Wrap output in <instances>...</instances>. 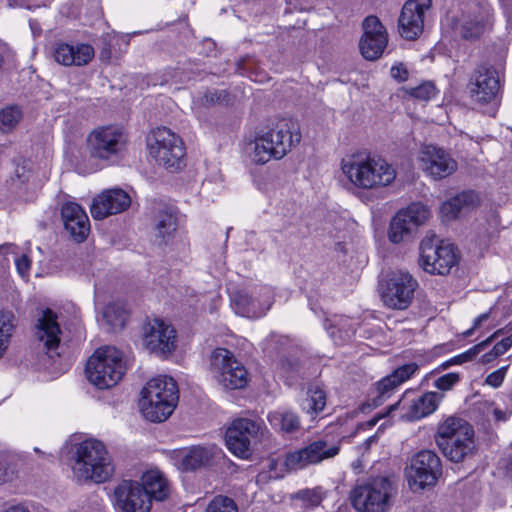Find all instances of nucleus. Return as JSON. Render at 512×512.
Returning <instances> with one entry per match:
<instances>
[{
    "label": "nucleus",
    "instance_id": "f257e3e1",
    "mask_svg": "<svg viewBox=\"0 0 512 512\" xmlns=\"http://www.w3.org/2000/svg\"><path fill=\"white\" fill-rule=\"evenodd\" d=\"M301 138L296 121L280 119L256 135L251 159L259 165H264L272 159L281 160L300 143Z\"/></svg>",
    "mask_w": 512,
    "mask_h": 512
},
{
    "label": "nucleus",
    "instance_id": "f03ea898",
    "mask_svg": "<svg viewBox=\"0 0 512 512\" xmlns=\"http://www.w3.org/2000/svg\"><path fill=\"white\" fill-rule=\"evenodd\" d=\"M340 166L348 181L364 190L389 186L396 178L395 169L385 159L363 152L346 155Z\"/></svg>",
    "mask_w": 512,
    "mask_h": 512
},
{
    "label": "nucleus",
    "instance_id": "7ed1b4c3",
    "mask_svg": "<svg viewBox=\"0 0 512 512\" xmlns=\"http://www.w3.org/2000/svg\"><path fill=\"white\" fill-rule=\"evenodd\" d=\"M73 476L79 482L103 483L114 473V465L105 445L96 439H86L75 446Z\"/></svg>",
    "mask_w": 512,
    "mask_h": 512
},
{
    "label": "nucleus",
    "instance_id": "20e7f679",
    "mask_svg": "<svg viewBox=\"0 0 512 512\" xmlns=\"http://www.w3.org/2000/svg\"><path fill=\"white\" fill-rule=\"evenodd\" d=\"M178 387L173 378L158 376L149 380L141 391L139 402L143 416L151 422H163L176 408Z\"/></svg>",
    "mask_w": 512,
    "mask_h": 512
},
{
    "label": "nucleus",
    "instance_id": "39448f33",
    "mask_svg": "<svg viewBox=\"0 0 512 512\" xmlns=\"http://www.w3.org/2000/svg\"><path fill=\"white\" fill-rule=\"evenodd\" d=\"M435 441L443 455L454 463L462 462L476 452L474 429L462 418L449 417L441 423Z\"/></svg>",
    "mask_w": 512,
    "mask_h": 512
},
{
    "label": "nucleus",
    "instance_id": "423d86ee",
    "mask_svg": "<svg viewBox=\"0 0 512 512\" xmlns=\"http://www.w3.org/2000/svg\"><path fill=\"white\" fill-rule=\"evenodd\" d=\"M129 135L120 125H101L86 137V152L93 160L113 163L127 150Z\"/></svg>",
    "mask_w": 512,
    "mask_h": 512
},
{
    "label": "nucleus",
    "instance_id": "0eeeda50",
    "mask_svg": "<svg viewBox=\"0 0 512 512\" xmlns=\"http://www.w3.org/2000/svg\"><path fill=\"white\" fill-rule=\"evenodd\" d=\"M85 371L89 382L98 389L114 387L126 372L122 352L113 346L96 349L88 359Z\"/></svg>",
    "mask_w": 512,
    "mask_h": 512
},
{
    "label": "nucleus",
    "instance_id": "6e6552de",
    "mask_svg": "<svg viewBox=\"0 0 512 512\" xmlns=\"http://www.w3.org/2000/svg\"><path fill=\"white\" fill-rule=\"evenodd\" d=\"M395 493L389 477L377 476L357 484L350 492V501L359 512H388Z\"/></svg>",
    "mask_w": 512,
    "mask_h": 512
},
{
    "label": "nucleus",
    "instance_id": "1a4fd4ad",
    "mask_svg": "<svg viewBox=\"0 0 512 512\" xmlns=\"http://www.w3.org/2000/svg\"><path fill=\"white\" fill-rule=\"evenodd\" d=\"M340 449V440L325 435L302 448L288 452L284 459V465L290 471L302 470L310 465H317L334 458L339 454Z\"/></svg>",
    "mask_w": 512,
    "mask_h": 512
},
{
    "label": "nucleus",
    "instance_id": "9d476101",
    "mask_svg": "<svg viewBox=\"0 0 512 512\" xmlns=\"http://www.w3.org/2000/svg\"><path fill=\"white\" fill-rule=\"evenodd\" d=\"M419 265L427 273L447 275L458 263L457 248L440 241L435 235L426 236L419 246Z\"/></svg>",
    "mask_w": 512,
    "mask_h": 512
},
{
    "label": "nucleus",
    "instance_id": "9b49d317",
    "mask_svg": "<svg viewBox=\"0 0 512 512\" xmlns=\"http://www.w3.org/2000/svg\"><path fill=\"white\" fill-rule=\"evenodd\" d=\"M210 369L217 382L226 389H242L248 384L246 367L226 348H216L211 353Z\"/></svg>",
    "mask_w": 512,
    "mask_h": 512
},
{
    "label": "nucleus",
    "instance_id": "f8f14e48",
    "mask_svg": "<svg viewBox=\"0 0 512 512\" xmlns=\"http://www.w3.org/2000/svg\"><path fill=\"white\" fill-rule=\"evenodd\" d=\"M148 151L152 158L167 168L178 169L185 156L182 139L166 127L153 130L148 138Z\"/></svg>",
    "mask_w": 512,
    "mask_h": 512
},
{
    "label": "nucleus",
    "instance_id": "ddd939ff",
    "mask_svg": "<svg viewBox=\"0 0 512 512\" xmlns=\"http://www.w3.org/2000/svg\"><path fill=\"white\" fill-rule=\"evenodd\" d=\"M418 286L417 281L408 272H391L381 284V297L384 304L392 309H406Z\"/></svg>",
    "mask_w": 512,
    "mask_h": 512
},
{
    "label": "nucleus",
    "instance_id": "4468645a",
    "mask_svg": "<svg viewBox=\"0 0 512 512\" xmlns=\"http://www.w3.org/2000/svg\"><path fill=\"white\" fill-rule=\"evenodd\" d=\"M442 474V464L438 455L432 450H421L410 462L407 472L408 482L413 489L434 486Z\"/></svg>",
    "mask_w": 512,
    "mask_h": 512
},
{
    "label": "nucleus",
    "instance_id": "2eb2a0df",
    "mask_svg": "<svg viewBox=\"0 0 512 512\" xmlns=\"http://www.w3.org/2000/svg\"><path fill=\"white\" fill-rule=\"evenodd\" d=\"M143 342L152 353L170 355L176 348V330L161 319L150 320L143 327Z\"/></svg>",
    "mask_w": 512,
    "mask_h": 512
},
{
    "label": "nucleus",
    "instance_id": "dca6fc26",
    "mask_svg": "<svg viewBox=\"0 0 512 512\" xmlns=\"http://www.w3.org/2000/svg\"><path fill=\"white\" fill-rule=\"evenodd\" d=\"M500 89L499 75L490 65H479L470 77L468 90L472 100L478 104L491 103Z\"/></svg>",
    "mask_w": 512,
    "mask_h": 512
},
{
    "label": "nucleus",
    "instance_id": "f3484780",
    "mask_svg": "<svg viewBox=\"0 0 512 512\" xmlns=\"http://www.w3.org/2000/svg\"><path fill=\"white\" fill-rule=\"evenodd\" d=\"M260 430L261 425L257 421L247 418L234 420L226 432L227 448L237 457L248 458L251 454V440L258 436Z\"/></svg>",
    "mask_w": 512,
    "mask_h": 512
},
{
    "label": "nucleus",
    "instance_id": "a211bd4d",
    "mask_svg": "<svg viewBox=\"0 0 512 512\" xmlns=\"http://www.w3.org/2000/svg\"><path fill=\"white\" fill-rule=\"evenodd\" d=\"M114 506L120 512H149L152 502L137 481L123 480L114 489Z\"/></svg>",
    "mask_w": 512,
    "mask_h": 512
},
{
    "label": "nucleus",
    "instance_id": "6ab92c4d",
    "mask_svg": "<svg viewBox=\"0 0 512 512\" xmlns=\"http://www.w3.org/2000/svg\"><path fill=\"white\" fill-rule=\"evenodd\" d=\"M236 312L248 318H259L266 314L272 305V291L267 286L260 287L253 293L245 290L236 291L231 297Z\"/></svg>",
    "mask_w": 512,
    "mask_h": 512
},
{
    "label": "nucleus",
    "instance_id": "aec40b11",
    "mask_svg": "<svg viewBox=\"0 0 512 512\" xmlns=\"http://www.w3.org/2000/svg\"><path fill=\"white\" fill-rule=\"evenodd\" d=\"M431 0H408L402 7L398 20L400 35L406 40L417 39L424 30L425 13Z\"/></svg>",
    "mask_w": 512,
    "mask_h": 512
},
{
    "label": "nucleus",
    "instance_id": "412c9836",
    "mask_svg": "<svg viewBox=\"0 0 512 512\" xmlns=\"http://www.w3.org/2000/svg\"><path fill=\"white\" fill-rule=\"evenodd\" d=\"M362 27L364 34L359 42L360 52L367 60H377L387 46V31L378 17L373 15L364 19Z\"/></svg>",
    "mask_w": 512,
    "mask_h": 512
},
{
    "label": "nucleus",
    "instance_id": "4be33fe9",
    "mask_svg": "<svg viewBox=\"0 0 512 512\" xmlns=\"http://www.w3.org/2000/svg\"><path fill=\"white\" fill-rule=\"evenodd\" d=\"M419 162L422 170L433 179L446 178L457 170V162L445 150L434 145L422 147Z\"/></svg>",
    "mask_w": 512,
    "mask_h": 512
},
{
    "label": "nucleus",
    "instance_id": "5701e85b",
    "mask_svg": "<svg viewBox=\"0 0 512 512\" xmlns=\"http://www.w3.org/2000/svg\"><path fill=\"white\" fill-rule=\"evenodd\" d=\"M417 370L418 365L416 363H408L398 367L390 375L382 378L376 383L375 388L371 390L367 406H380L400 384L408 380Z\"/></svg>",
    "mask_w": 512,
    "mask_h": 512
},
{
    "label": "nucleus",
    "instance_id": "b1692460",
    "mask_svg": "<svg viewBox=\"0 0 512 512\" xmlns=\"http://www.w3.org/2000/svg\"><path fill=\"white\" fill-rule=\"evenodd\" d=\"M131 204L130 196L122 189H110L94 198L90 207L91 215L96 220L125 211Z\"/></svg>",
    "mask_w": 512,
    "mask_h": 512
},
{
    "label": "nucleus",
    "instance_id": "393cba45",
    "mask_svg": "<svg viewBox=\"0 0 512 512\" xmlns=\"http://www.w3.org/2000/svg\"><path fill=\"white\" fill-rule=\"evenodd\" d=\"M57 320V314L50 308H46L42 311L36 324L35 335L50 357L60 355L57 349L60 345L61 329Z\"/></svg>",
    "mask_w": 512,
    "mask_h": 512
},
{
    "label": "nucleus",
    "instance_id": "a878e982",
    "mask_svg": "<svg viewBox=\"0 0 512 512\" xmlns=\"http://www.w3.org/2000/svg\"><path fill=\"white\" fill-rule=\"evenodd\" d=\"M61 218L65 230L77 243L86 240L90 224L85 210L75 202H66L61 207Z\"/></svg>",
    "mask_w": 512,
    "mask_h": 512
},
{
    "label": "nucleus",
    "instance_id": "bb28decb",
    "mask_svg": "<svg viewBox=\"0 0 512 512\" xmlns=\"http://www.w3.org/2000/svg\"><path fill=\"white\" fill-rule=\"evenodd\" d=\"M94 55V48L89 44L74 46L60 43L54 51L56 62L63 66H85L94 58Z\"/></svg>",
    "mask_w": 512,
    "mask_h": 512
},
{
    "label": "nucleus",
    "instance_id": "cd10ccee",
    "mask_svg": "<svg viewBox=\"0 0 512 512\" xmlns=\"http://www.w3.org/2000/svg\"><path fill=\"white\" fill-rule=\"evenodd\" d=\"M443 397V394L437 392H426L411 402L405 417L413 421L428 416L437 409Z\"/></svg>",
    "mask_w": 512,
    "mask_h": 512
},
{
    "label": "nucleus",
    "instance_id": "c85d7f7f",
    "mask_svg": "<svg viewBox=\"0 0 512 512\" xmlns=\"http://www.w3.org/2000/svg\"><path fill=\"white\" fill-rule=\"evenodd\" d=\"M142 488L147 491L150 501L165 500L169 495V486L166 478L158 470H150L142 476Z\"/></svg>",
    "mask_w": 512,
    "mask_h": 512
},
{
    "label": "nucleus",
    "instance_id": "c756f323",
    "mask_svg": "<svg viewBox=\"0 0 512 512\" xmlns=\"http://www.w3.org/2000/svg\"><path fill=\"white\" fill-rule=\"evenodd\" d=\"M270 425L283 435L294 434L301 428L299 416L290 410H277L267 416Z\"/></svg>",
    "mask_w": 512,
    "mask_h": 512
},
{
    "label": "nucleus",
    "instance_id": "7c9ffc66",
    "mask_svg": "<svg viewBox=\"0 0 512 512\" xmlns=\"http://www.w3.org/2000/svg\"><path fill=\"white\" fill-rule=\"evenodd\" d=\"M210 452L201 446H194L187 450H181L177 453V460L180 462V468L184 471H193L206 465L210 460Z\"/></svg>",
    "mask_w": 512,
    "mask_h": 512
},
{
    "label": "nucleus",
    "instance_id": "2f4dec72",
    "mask_svg": "<svg viewBox=\"0 0 512 512\" xmlns=\"http://www.w3.org/2000/svg\"><path fill=\"white\" fill-rule=\"evenodd\" d=\"M18 326V320L12 310H0V359L6 354Z\"/></svg>",
    "mask_w": 512,
    "mask_h": 512
},
{
    "label": "nucleus",
    "instance_id": "473e14b6",
    "mask_svg": "<svg viewBox=\"0 0 512 512\" xmlns=\"http://www.w3.org/2000/svg\"><path fill=\"white\" fill-rule=\"evenodd\" d=\"M502 333V329L495 331L491 336H489L484 341L474 345L464 353L454 356L453 358L442 363L439 369L445 370L452 365H459L473 360L480 352H482L488 345H490L495 338H497Z\"/></svg>",
    "mask_w": 512,
    "mask_h": 512
},
{
    "label": "nucleus",
    "instance_id": "72a5a7b5",
    "mask_svg": "<svg viewBox=\"0 0 512 512\" xmlns=\"http://www.w3.org/2000/svg\"><path fill=\"white\" fill-rule=\"evenodd\" d=\"M404 216L399 211L390 222L388 236L389 240L393 243L404 241L415 230L413 225Z\"/></svg>",
    "mask_w": 512,
    "mask_h": 512
},
{
    "label": "nucleus",
    "instance_id": "f704fd0d",
    "mask_svg": "<svg viewBox=\"0 0 512 512\" xmlns=\"http://www.w3.org/2000/svg\"><path fill=\"white\" fill-rule=\"evenodd\" d=\"M105 322L113 329H122L127 320L125 307L120 302L109 303L103 311Z\"/></svg>",
    "mask_w": 512,
    "mask_h": 512
},
{
    "label": "nucleus",
    "instance_id": "c9c22d12",
    "mask_svg": "<svg viewBox=\"0 0 512 512\" xmlns=\"http://www.w3.org/2000/svg\"><path fill=\"white\" fill-rule=\"evenodd\" d=\"M178 221L176 214L171 210L162 211L156 223L157 236L163 241H167L169 237L177 230Z\"/></svg>",
    "mask_w": 512,
    "mask_h": 512
},
{
    "label": "nucleus",
    "instance_id": "e433bc0d",
    "mask_svg": "<svg viewBox=\"0 0 512 512\" xmlns=\"http://www.w3.org/2000/svg\"><path fill=\"white\" fill-rule=\"evenodd\" d=\"M488 25V18L485 19L483 16L475 17L474 19L463 22L460 28V34L462 38L466 40H474L484 33Z\"/></svg>",
    "mask_w": 512,
    "mask_h": 512
},
{
    "label": "nucleus",
    "instance_id": "4c0bfd02",
    "mask_svg": "<svg viewBox=\"0 0 512 512\" xmlns=\"http://www.w3.org/2000/svg\"><path fill=\"white\" fill-rule=\"evenodd\" d=\"M406 220L413 225L415 229L423 225L430 217L429 209L422 203H412L406 209L400 210Z\"/></svg>",
    "mask_w": 512,
    "mask_h": 512
},
{
    "label": "nucleus",
    "instance_id": "58836bf2",
    "mask_svg": "<svg viewBox=\"0 0 512 512\" xmlns=\"http://www.w3.org/2000/svg\"><path fill=\"white\" fill-rule=\"evenodd\" d=\"M22 111L18 106H7L0 111V130L3 133L13 131L22 119Z\"/></svg>",
    "mask_w": 512,
    "mask_h": 512
},
{
    "label": "nucleus",
    "instance_id": "ea45409f",
    "mask_svg": "<svg viewBox=\"0 0 512 512\" xmlns=\"http://www.w3.org/2000/svg\"><path fill=\"white\" fill-rule=\"evenodd\" d=\"M307 407H305L307 413L318 414L323 411L326 406V393L323 389L318 386H311L308 389V397L306 399Z\"/></svg>",
    "mask_w": 512,
    "mask_h": 512
},
{
    "label": "nucleus",
    "instance_id": "a19ab883",
    "mask_svg": "<svg viewBox=\"0 0 512 512\" xmlns=\"http://www.w3.org/2000/svg\"><path fill=\"white\" fill-rule=\"evenodd\" d=\"M204 512H238V507L233 499L218 495L209 502Z\"/></svg>",
    "mask_w": 512,
    "mask_h": 512
},
{
    "label": "nucleus",
    "instance_id": "79ce46f5",
    "mask_svg": "<svg viewBox=\"0 0 512 512\" xmlns=\"http://www.w3.org/2000/svg\"><path fill=\"white\" fill-rule=\"evenodd\" d=\"M12 180L19 184L34 183V174L29 161L20 160L15 162Z\"/></svg>",
    "mask_w": 512,
    "mask_h": 512
},
{
    "label": "nucleus",
    "instance_id": "37998d69",
    "mask_svg": "<svg viewBox=\"0 0 512 512\" xmlns=\"http://www.w3.org/2000/svg\"><path fill=\"white\" fill-rule=\"evenodd\" d=\"M406 92L413 98L427 101L433 98L436 93V87L431 82H424L416 87H408Z\"/></svg>",
    "mask_w": 512,
    "mask_h": 512
},
{
    "label": "nucleus",
    "instance_id": "c03bdc74",
    "mask_svg": "<svg viewBox=\"0 0 512 512\" xmlns=\"http://www.w3.org/2000/svg\"><path fill=\"white\" fill-rule=\"evenodd\" d=\"M296 497L303 501L304 505L309 508L319 506L323 500L321 491L319 489H306L299 491Z\"/></svg>",
    "mask_w": 512,
    "mask_h": 512
},
{
    "label": "nucleus",
    "instance_id": "a18cd8bd",
    "mask_svg": "<svg viewBox=\"0 0 512 512\" xmlns=\"http://www.w3.org/2000/svg\"><path fill=\"white\" fill-rule=\"evenodd\" d=\"M462 210L463 208L455 196L444 202L440 207V212L446 220L455 219Z\"/></svg>",
    "mask_w": 512,
    "mask_h": 512
},
{
    "label": "nucleus",
    "instance_id": "49530a36",
    "mask_svg": "<svg viewBox=\"0 0 512 512\" xmlns=\"http://www.w3.org/2000/svg\"><path fill=\"white\" fill-rule=\"evenodd\" d=\"M463 210H470L476 208L480 203L479 195L471 190L463 191L455 196Z\"/></svg>",
    "mask_w": 512,
    "mask_h": 512
},
{
    "label": "nucleus",
    "instance_id": "de8ad7c7",
    "mask_svg": "<svg viewBox=\"0 0 512 512\" xmlns=\"http://www.w3.org/2000/svg\"><path fill=\"white\" fill-rule=\"evenodd\" d=\"M460 381V375L455 372L442 375L435 380L434 386L441 391H448L452 389Z\"/></svg>",
    "mask_w": 512,
    "mask_h": 512
},
{
    "label": "nucleus",
    "instance_id": "09e8293b",
    "mask_svg": "<svg viewBox=\"0 0 512 512\" xmlns=\"http://www.w3.org/2000/svg\"><path fill=\"white\" fill-rule=\"evenodd\" d=\"M15 477V467L6 457L0 456V485L12 481Z\"/></svg>",
    "mask_w": 512,
    "mask_h": 512
},
{
    "label": "nucleus",
    "instance_id": "8fccbe9b",
    "mask_svg": "<svg viewBox=\"0 0 512 512\" xmlns=\"http://www.w3.org/2000/svg\"><path fill=\"white\" fill-rule=\"evenodd\" d=\"M227 93L224 90H209L206 91L202 97V104L213 105L216 103H222L226 100Z\"/></svg>",
    "mask_w": 512,
    "mask_h": 512
},
{
    "label": "nucleus",
    "instance_id": "3c124183",
    "mask_svg": "<svg viewBox=\"0 0 512 512\" xmlns=\"http://www.w3.org/2000/svg\"><path fill=\"white\" fill-rule=\"evenodd\" d=\"M509 366H504V367H501L499 368L498 370L490 373L486 379H485V383L493 388H498L502 385L504 379H505V376H506V372H507V369H508Z\"/></svg>",
    "mask_w": 512,
    "mask_h": 512
},
{
    "label": "nucleus",
    "instance_id": "603ef678",
    "mask_svg": "<svg viewBox=\"0 0 512 512\" xmlns=\"http://www.w3.org/2000/svg\"><path fill=\"white\" fill-rule=\"evenodd\" d=\"M11 7H24L26 9L45 6L47 0H8Z\"/></svg>",
    "mask_w": 512,
    "mask_h": 512
},
{
    "label": "nucleus",
    "instance_id": "864d4df0",
    "mask_svg": "<svg viewBox=\"0 0 512 512\" xmlns=\"http://www.w3.org/2000/svg\"><path fill=\"white\" fill-rule=\"evenodd\" d=\"M15 265L21 277L28 276L31 267V260L27 255H21L20 257L16 258Z\"/></svg>",
    "mask_w": 512,
    "mask_h": 512
},
{
    "label": "nucleus",
    "instance_id": "5fc2aeb1",
    "mask_svg": "<svg viewBox=\"0 0 512 512\" xmlns=\"http://www.w3.org/2000/svg\"><path fill=\"white\" fill-rule=\"evenodd\" d=\"M355 331L352 327H350L349 329L345 330L344 332V335H342L341 333V330L338 329L336 331V327L333 326L332 327V330L330 331V335L331 337L334 339L335 342H344L346 340H349L353 335H354Z\"/></svg>",
    "mask_w": 512,
    "mask_h": 512
},
{
    "label": "nucleus",
    "instance_id": "6e6d98bb",
    "mask_svg": "<svg viewBox=\"0 0 512 512\" xmlns=\"http://www.w3.org/2000/svg\"><path fill=\"white\" fill-rule=\"evenodd\" d=\"M512 346V335L502 339L494 345L495 353L499 356L507 352Z\"/></svg>",
    "mask_w": 512,
    "mask_h": 512
},
{
    "label": "nucleus",
    "instance_id": "4d7b16f0",
    "mask_svg": "<svg viewBox=\"0 0 512 512\" xmlns=\"http://www.w3.org/2000/svg\"><path fill=\"white\" fill-rule=\"evenodd\" d=\"M390 73L392 78L398 81H405L408 77V71L402 64L392 66Z\"/></svg>",
    "mask_w": 512,
    "mask_h": 512
},
{
    "label": "nucleus",
    "instance_id": "13d9d810",
    "mask_svg": "<svg viewBox=\"0 0 512 512\" xmlns=\"http://www.w3.org/2000/svg\"><path fill=\"white\" fill-rule=\"evenodd\" d=\"M493 414L497 421H506L512 413H509V410H507V408L505 410L495 408Z\"/></svg>",
    "mask_w": 512,
    "mask_h": 512
},
{
    "label": "nucleus",
    "instance_id": "bf43d9fd",
    "mask_svg": "<svg viewBox=\"0 0 512 512\" xmlns=\"http://www.w3.org/2000/svg\"><path fill=\"white\" fill-rule=\"evenodd\" d=\"M497 357H499L498 354L495 353V349L492 348L491 351L485 353L482 357H481V363L482 364H488L492 361H494Z\"/></svg>",
    "mask_w": 512,
    "mask_h": 512
},
{
    "label": "nucleus",
    "instance_id": "052dcab7",
    "mask_svg": "<svg viewBox=\"0 0 512 512\" xmlns=\"http://www.w3.org/2000/svg\"><path fill=\"white\" fill-rule=\"evenodd\" d=\"M507 12V19L510 26H512V0H500Z\"/></svg>",
    "mask_w": 512,
    "mask_h": 512
},
{
    "label": "nucleus",
    "instance_id": "680f3d73",
    "mask_svg": "<svg viewBox=\"0 0 512 512\" xmlns=\"http://www.w3.org/2000/svg\"><path fill=\"white\" fill-rule=\"evenodd\" d=\"M378 432L375 433L374 435L368 437L362 444V446L364 447V450L367 451L370 449V447L376 443L378 441Z\"/></svg>",
    "mask_w": 512,
    "mask_h": 512
},
{
    "label": "nucleus",
    "instance_id": "e2e57ef3",
    "mask_svg": "<svg viewBox=\"0 0 512 512\" xmlns=\"http://www.w3.org/2000/svg\"><path fill=\"white\" fill-rule=\"evenodd\" d=\"M489 318V314L488 313H483L481 315H479L475 321H474V328H478L482 322L486 321L487 319Z\"/></svg>",
    "mask_w": 512,
    "mask_h": 512
},
{
    "label": "nucleus",
    "instance_id": "0e129e2a",
    "mask_svg": "<svg viewBox=\"0 0 512 512\" xmlns=\"http://www.w3.org/2000/svg\"><path fill=\"white\" fill-rule=\"evenodd\" d=\"M5 512H29V510L23 505H14L9 507Z\"/></svg>",
    "mask_w": 512,
    "mask_h": 512
},
{
    "label": "nucleus",
    "instance_id": "69168bd1",
    "mask_svg": "<svg viewBox=\"0 0 512 512\" xmlns=\"http://www.w3.org/2000/svg\"><path fill=\"white\" fill-rule=\"evenodd\" d=\"M504 403L507 410H509V413H512V391L506 395Z\"/></svg>",
    "mask_w": 512,
    "mask_h": 512
},
{
    "label": "nucleus",
    "instance_id": "338daca9",
    "mask_svg": "<svg viewBox=\"0 0 512 512\" xmlns=\"http://www.w3.org/2000/svg\"><path fill=\"white\" fill-rule=\"evenodd\" d=\"M13 246L11 244H4L0 246V254L7 253Z\"/></svg>",
    "mask_w": 512,
    "mask_h": 512
},
{
    "label": "nucleus",
    "instance_id": "774afa93",
    "mask_svg": "<svg viewBox=\"0 0 512 512\" xmlns=\"http://www.w3.org/2000/svg\"><path fill=\"white\" fill-rule=\"evenodd\" d=\"M361 461L360 460H356L352 463V468L355 472H359L361 470Z\"/></svg>",
    "mask_w": 512,
    "mask_h": 512
}]
</instances>
